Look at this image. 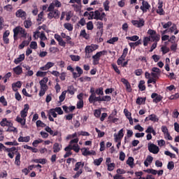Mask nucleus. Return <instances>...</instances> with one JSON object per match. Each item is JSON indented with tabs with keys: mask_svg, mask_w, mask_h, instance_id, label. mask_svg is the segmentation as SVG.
<instances>
[{
	"mask_svg": "<svg viewBox=\"0 0 179 179\" xmlns=\"http://www.w3.org/2000/svg\"><path fill=\"white\" fill-rule=\"evenodd\" d=\"M47 12H49L48 14V19L50 20H51V19H59L61 13L57 9H55L53 6H49Z\"/></svg>",
	"mask_w": 179,
	"mask_h": 179,
	"instance_id": "nucleus-1",
	"label": "nucleus"
},
{
	"mask_svg": "<svg viewBox=\"0 0 179 179\" xmlns=\"http://www.w3.org/2000/svg\"><path fill=\"white\" fill-rule=\"evenodd\" d=\"M14 33V40H17V34H21V37H23L24 38H26L27 36V32H26V29H22L21 27H16L13 29Z\"/></svg>",
	"mask_w": 179,
	"mask_h": 179,
	"instance_id": "nucleus-2",
	"label": "nucleus"
},
{
	"mask_svg": "<svg viewBox=\"0 0 179 179\" xmlns=\"http://www.w3.org/2000/svg\"><path fill=\"white\" fill-rule=\"evenodd\" d=\"M103 55H107V50H103L98 52L95 55L92 56L93 65H99V61H100V57Z\"/></svg>",
	"mask_w": 179,
	"mask_h": 179,
	"instance_id": "nucleus-3",
	"label": "nucleus"
},
{
	"mask_svg": "<svg viewBox=\"0 0 179 179\" xmlns=\"http://www.w3.org/2000/svg\"><path fill=\"white\" fill-rule=\"evenodd\" d=\"M148 150L150 153H153L154 155H157L159 149L157 145L153 143H148Z\"/></svg>",
	"mask_w": 179,
	"mask_h": 179,
	"instance_id": "nucleus-4",
	"label": "nucleus"
},
{
	"mask_svg": "<svg viewBox=\"0 0 179 179\" xmlns=\"http://www.w3.org/2000/svg\"><path fill=\"white\" fill-rule=\"evenodd\" d=\"M131 23L136 27H143L145 26V20L139 19L138 20H132Z\"/></svg>",
	"mask_w": 179,
	"mask_h": 179,
	"instance_id": "nucleus-5",
	"label": "nucleus"
},
{
	"mask_svg": "<svg viewBox=\"0 0 179 179\" xmlns=\"http://www.w3.org/2000/svg\"><path fill=\"white\" fill-rule=\"evenodd\" d=\"M152 73H151V76H152V78H157V79H159V76H160V69L157 67H154L152 69Z\"/></svg>",
	"mask_w": 179,
	"mask_h": 179,
	"instance_id": "nucleus-6",
	"label": "nucleus"
},
{
	"mask_svg": "<svg viewBox=\"0 0 179 179\" xmlns=\"http://www.w3.org/2000/svg\"><path fill=\"white\" fill-rule=\"evenodd\" d=\"M150 8V5L148 1H142V6L140 7V9L143 12V13H145V12H148V10Z\"/></svg>",
	"mask_w": 179,
	"mask_h": 179,
	"instance_id": "nucleus-7",
	"label": "nucleus"
},
{
	"mask_svg": "<svg viewBox=\"0 0 179 179\" xmlns=\"http://www.w3.org/2000/svg\"><path fill=\"white\" fill-rule=\"evenodd\" d=\"M123 132H124V130L122 129L119 131L118 134H114V138H115V142L121 141V139H122V138H124Z\"/></svg>",
	"mask_w": 179,
	"mask_h": 179,
	"instance_id": "nucleus-8",
	"label": "nucleus"
},
{
	"mask_svg": "<svg viewBox=\"0 0 179 179\" xmlns=\"http://www.w3.org/2000/svg\"><path fill=\"white\" fill-rule=\"evenodd\" d=\"M151 97L153 99L154 103H159L163 100V96L159 95L157 93H152Z\"/></svg>",
	"mask_w": 179,
	"mask_h": 179,
	"instance_id": "nucleus-9",
	"label": "nucleus"
},
{
	"mask_svg": "<svg viewBox=\"0 0 179 179\" xmlns=\"http://www.w3.org/2000/svg\"><path fill=\"white\" fill-rule=\"evenodd\" d=\"M15 16H17V17H21V19L24 20L26 19L27 14L23 10L20 9L16 11Z\"/></svg>",
	"mask_w": 179,
	"mask_h": 179,
	"instance_id": "nucleus-10",
	"label": "nucleus"
},
{
	"mask_svg": "<svg viewBox=\"0 0 179 179\" xmlns=\"http://www.w3.org/2000/svg\"><path fill=\"white\" fill-rule=\"evenodd\" d=\"M29 104L24 106V109L20 112L21 118H26L27 117V111H29Z\"/></svg>",
	"mask_w": 179,
	"mask_h": 179,
	"instance_id": "nucleus-11",
	"label": "nucleus"
},
{
	"mask_svg": "<svg viewBox=\"0 0 179 179\" xmlns=\"http://www.w3.org/2000/svg\"><path fill=\"white\" fill-rule=\"evenodd\" d=\"M48 90V85H41V90L39 92L40 97H43L45 94V92Z\"/></svg>",
	"mask_w": 179,
	"mask_h": 179,
	"instance_id": "nucleus-12",
	"label": "nucleus"
},
{
	"mask_svg": "<svg viewBox=\"0 0 179 179\" xmlns=\"http://www.w3.org/2000/svg\"><path fill=\"white\" fill-rule=\"evenodd\" d=\"M0 125L1 127H10V125H13V124L8 121L6 118H3L2 121L0 122Z\"/></svg>",
	"mask_w": 179,
	"mask_h": 179,
	"instance_id": "nucleus-13",
	"label": "nucleus"
},
{
	"mask_svg": "<svg viewBox=\"0 0 179 179\" xmlns=\"http://www.w3.org/2000/svg\"><path fill=\"white\" fill-rule=\"evenodd\" d=\"M85 167V162H79L75 164L74 171H79V169H83Z\"/></svg>",
	"mask_w": 179,
	"mask_h": 179,
	"instance_id": "nucleus-14",
	"label": "nucleus"
},
{
	"mask_svg": "<svg viewBox=\"0 0 179 179\" xmlns=\"http://www.w3.org/2000/svg\"><path fill=\"white\" fill-rule=\"evenodd\" d=\"M152 162H153V157L148 155L144 162V165L145 167H149V163L150 164Z\"/></svg>",
	"mask_w": 179,
	"mask_h": 179,
	"instance_id": "nucleus-15",
	"label": "nucleus"
},
{
	"mask_svg": "<svg viewBox=\"0 0 179 179\" xmlns=\"http://www.w3.org/2000/svg\"><path fill=\"white\" fill-rule=\"evenodd\" d=\"M148 37H150V40L152 42L157 43V41H159V40H160V35H158L156 34H155V35L149 36Z\"/></svg>",
	"mask_w": 179,
	"mask_h": 179,
	"instance_id": "nucleus-16",
	"label": "nucleus"
},
{
	"mask_svg": "<svg viewBox=\"0 0 179 179\" xmlns=\"http://www.w3.org/2000/svg\"><path fill=\"white\" fill-rule=\"evenodd\" d=\"M53 6V9H55V6L56 8H61V6H62V3H61L58 0H55L50 4V6Z\"/></svg>",
	"mask_w": 179,
	"mask_h": 179,
	"instance_id": "nucleus-17",
	"label": "nucleus"
},
{
	"mask_svg": "<svg viewBox=\"0 0 179 179\" xmlns=\"http://www.w3.org/2000/svg\"><path fill=\"white\" fill-rule=\"evenodd\" d=\"M82 150H84L83 151V156H90V155H96V152L95 151H88L87 150V148H83Z\"/></svg>",
	"mask_w": 179,
	"mask_h": 179,
	"instance_id": "nucleus-18",
	"label": "nucleus"
},
{
	"mask_svg": "<svg viewBox=\"0 0 179 179\" xmlns=\"http://www.w3.org/2000/svg\"><path fill=\"white\" fill-rule=\"evenodd\" d=\"M22 61H24V54L20 55L18 58L15 59L14 63L17 65V64H20Z\"/></svg>",
	"mask_w": 179,
	"mask_h": 179,
	"instance_id": "nucleus-19",
	"label": "nucleus"
},
{
	"mask_svg": "<svg viewBox=\"0 0 179 179\" xmlns=\"http://www.w3.org/2000/svg\"><path fill=\"white\" fill-rule=\"evenodd\" d=\"M17 122H19L22 127H24L26 125V118L20 117L19 116H17L16 117Z\"/></svg>",
	"mask_w": 179,
	"mask_h": 179,
	"instance_id": "nucleus-20",
	"label": "nucleus"
},
{
	"mask_svg": "<svg viewBox=\"0 0 179 179\" xmlns=\"http://www.w3.org/2000/svg\"><path fill=\"white\" fill-rule=\"evenodd\" d=\"M94 19H95L96 20H103V16H101V13L100 11L99 10H96L94 13Z\"/></svg>",
	"mask_w": 179,
	"mask_h": 179,
	"instance_id": "nucleus-21",
	"label": "nucleus"
},
{
	"mask_svg": "<svg viewBox=\"0 0 179 179\" xmlns=\"http://www.w3.org/2000/svg\"><path fill=\"white\" fill-rule=\"evenodd\" d=\"M49 115L52 116L53 118H57V112L55 108H51L48 110V114Z\"/></svg>",
	"mask_w": 179,
	"mask_h": 179,
	"instance_id": "nucleus-22",
	"label": "nucleus"
},
{
	"mask_svg": "<svg viewBox=\"0 0 179 179\" xmlns=\"http://www.w3.org/2000/svg\"><path fill=\"white\" fill-rule=\"evenodd\" d=\"M80 36L81 37H83L84 38H85L86 40H89L90 38V36L87 33H86V30L85 29H83L81 30L80 33Z\"/></svg>",
	"mask_w": 179,
	"mask_h": 179,
	"instance_id": "nucleus-23",
	"label": "nucleus"
},
{
	"mask_svg": "<svg viewBox=\"0 0 179 179\" xmlns=\"http://www.w3.org/2000/svg\"><path fill=\"white\" fill-rule=\"evenodd\" d=\"M97 29H99L101 32H97L96 34L97 36H101L103 34V22H97Z\"/></svg>",
	"mask_w": 179,
	"mask_h": 179,
	"instance_id": "nucleus-24",
	"label": "nucleus"
},
{
	"mask_svg": "<svg viewBox=\"0 0 179 179\" xmlns=\"http://www.w3.org/2000/svg\"><path fill=\"white\" fill-rule=\"evenodd\" d=\"M30 141V136H20L18 138V142H29Z\"/></svg>",
	"mask_w": 179,
	"mask_h": 179,
	"instance_id": "nucleus-25",
	"label": "nucleus"
},
{
	"mask_svg": "<svg viewBox=\"0 0 179 179\" xmlns=\"http://www.w3.org/2000/svg\"><path fill=\"white\" fill-rule=\"evenodd\" d=\"M12 87H13V90H14V92H17V89H16V87H22V83H20V81H17L15 83H13Z\"/></svg>",
	"mask_w": 179,
	"mask_h": 179,
	"instance_id": "nucleus-26",
	"label": "nucleus"
},
{
	"mask_svg": "<svg viewBox=\"0 0 179 179\" xmlns=\"http://www.w3.org/2000/svg\"><path fill=\"white\" fill-rule=\"evenodd\" d=\"M13 71L15 72V73L16 75H20V73H22V72H23L22 69V66H17L15 68H14L13 69Z\"/></svg>",
	"mask_w": 179,
	"mask_h": 179,
	"instance_id": "nucleus-27",
	"label": "nucleus"
},
{
	"mask_svg": "<svg viewBox=\"0 0 179 179\" xmlns=\"http://www.w3.org/2000/svg\"><path fill=\"white\" fill-rule=\"evenodd\" d=\"M169 31H171V33H174V34H178V30H177V25L173 24L172 27H170Z\"/></svg>",
	"mask_w": 179,
	"mask_h": 179,
	"instance_id": "nucleus-28",
	"label": "nucleus"
},
{
	"mask_svg": "<svg viewBox=\"0 0 179 179\" xmlns=\"http://www.w3.org/2000/svg\"><path fill=\"white\" fill-rule=\"evenodd\" d=\"M150 117V121H152V122H159V117H157V115L155 114H151L149 115Z\"/></svg>",
	"mask_w": 179,
	"mask_h": 179,
	"instance_id": "nucleus-29",
	"label": "nucleus"
},
{
	"mask_svg": "<svg viewBox=\"0 0 179 179\" xmlns=\"http://www.w3.org/2000/svg\"><path fill=\"white\" fill-rule=\"evenodd\" d=\"M59 150H61V147H59V143H55L53 145V152H54V153H58V152H59Z\"/></svg>",
	"mask_w": 179,
	"mask_h": 179,
	"instance_id": "nucleus-30",
	"label": "nucleus"
},
{
	"mask_svg": "<svg viewBox=\"0 0 179 179\" xmlns=\"http://www.w3.org/2000/svg\"><path fill=\"white\" fill-rule=\"evenodd\" d=\"M138 89L143 92V90H146V87L145 86V80H141L138 84Z\"/></svg>",
	"mask_w": 179,
	"mask_h": 179,
	"instance_id": "nucleus-31",
	"label": "nucleus"
},
{
	"mask_svg": "<svg viewBox=\"0 0 179 179\" xmlns=\"http://www.w3.org/2000/svg\"><path fill=\"white\" fill-rule=\"evenodd\" d=\"M96 94H91L89 97V102L94 104V103H96Z\"/></svg>",
	"mask_w": 179,
	"mask_h": 179,
	"instance_id": "nucleus-32",
	"label": "nucleus"
},
{
	"mask_svg": "<svg viewBox=\"0 0 179 179\" xmlns=\"http://www.w3.org/2000/svg\"><path fill=\"white\" fill-rule=\"evenodd\" d=\"M140 44H142L141 39L134 43H129V45H130L131 48H135V47H138V45H140Z\"/></svg>",
	"mask_w": 179,
	"mask_h": 179,
	"instance_id": "nucleus-33",
	"label": "nucleus"
},
{
	"mask_svg": "<svg viewBox=\"0 0 179 179\" xmlns=\"http://www.w3.org/2000/svg\"><path fill=\"white\" fill-rule=\"evenodd\" d=\"M64 29H66V30H69V31H72V30H73V26H72L71 23H64Z\"/></svg>",
	"mask_w": 179,
	"mask_h": 179,
	"instance_id": "nucleus-34",
	"label": "nucleus"
},
{
	"mask_svg": "<svg viewBox=\"0 0 179 179\" xmlns=\"http://www.w3.org/2000/svg\"><path fill=\"white\" fill-rule=\"evenodd\" d=\"M36 127H37V128H45V127H47V124H45L41 120H37L36 121Z\"/></svg>",
	"mask_w": 179,
	"mask_h": 179,
	"instance_id": "nucleus-35",
	"label": "nucleus"
},
{
	"mask_svg": "<svg viewBox=\"0 0 179 179\" xmlns=\"http://www.w3.org/2000/svg\"><path fill=\"white\" fill-rule=\"evenodd\" d=\"M15 164H16L17 166H20V153L19 152H17Z\"/></svg>",
	"mask_w": 179,
	"mask_h": 179,
	"instance_id": "nucleus-36",
	"label": "nucleus"
},
{
	"mask_svg": "<svg viewBox=\"0 0 179 179\" xmlns=\"http://www.w3.org/2000/svg\"><path fill=\"white\" fill-rule=\"evenodd\" d=\"M143 45L144 47H148V45L149 44V42L150 41V37L149 36H145L143 38Z\"/></svg>",
	"mask_w": 179,
	"mask_h": 179,
	"instance_id": "nucleus-37",
	"label": "nucleus"
},
{
	"mask_svg": "<svg viewBox=\"0 0 179 179\" xmlns=\"http://www.w3.org/2000/svg\"><path fill=\"white\" fill-rule=\"evenodd\" d=\"M43 17H44V11L41 12L38 15L37 22H38V24H41V20H43Z\"/></svg>",
	"mask_w": 179,
	"mask_h": 179,
	"instance_id": "nucleus-38",
	"label": "nucleus"
},
{
	"mask_svg": "<svg viewBox=\"0 0 179 179\" xmlns=\"http://www.w3.org/2000/svg\"><path fill=\"white\" fill-rule=\"evenodd\" d=\"M8 127L6 132H17V129L13 127V125L8 126Z\"/></svg>",
	"mask_w": 179,
	"mask_h": 179,
	"instance_id": "nucleus-39",
	"label": "nucleus"
},
{
	"mask_svg": "<svg viewBox=\"0 0 179 179\" xmlns=\"http://www.w3.org/2000/svg\"><path fill=\"white\" fill-rule=\"evenodd\" d=\"M66 90L63 91L62 92V94L59 96V101L60 103H62V101H64V100H65V96H66Z\"/></svg>",
	"mask_w": 179,
	"mask_h": 179,
	"instance_id": "nucleus-40",
	"label": "nucleus"
},
{
	"mask_svg": "<svg viewBox=\"0 0 179 179\" xmlns=\"http://www.w3.org/2000/svg\"><path fill=\"white\" fill-rule=\"evenodd\" d=\"M29 41H22V43L19 45V48H20V50H23V48H24V47L29 45Z\"/></svg>",
	"mask_w": 179,
	"mask_h": 179,
	"instance_id": "nucleus-41",
	"label": "nucleus"
},
{
	"mask_svg": "<svg viewBox=\"0 0 179 179\" xmlns=\"http://www.w3.org/2000/svg\"><path fill=\"white\" fill-rule=\"evenodd\" d=\"M31 21L30 20H25L24 22V25L26 29H29L31 27Z\"/></svg>",
	"mask_w": 179,
	"mask_h": 179,
	"instance_id": "nucleus-42",
	"label": "nucleus"
},
{
	"mask_svg": "<svg viewBox=\"0 0 179 179\" xmlns=\"http://www.w3.org/2000/svg\"><path fill=\"white\" fill-rule=\"evenodd\" d=\"M85 51L86 55L89 56V54H90V52H93L94 50L90 45H88V46H86Z\"/></svg>",
	"mask_w": 179,
	"mask_h": 179,
	"instance_id": "nucleus-43",
	"label": "nucleus"
},
{
	"mask_svg": "<svg viewBox=\"0 0 179 179\" xmlns=\"http://www.w3.org/2000/svg\"><path fill=\"white\" fill-rule=\"evenodd\" d=\"M145 101H146V98L138 97L136 99V104H138V106H141V104H142V103H145Z\"/></svg>",
	"mask_w": 179,
	"mask_h": 179,
	"instance_id": "nucleus-44",
	"label": "nucleus"
},
{
	"mask_svg": "<svg viewBox=\"0 0 179 179\" xmlns=\"http://www.w3.org/2000/svg\"><path fill=\"white\" fill-rule=\"evenodd\" d=\"M127 39L130 40V41H138V40H139V36L136 35L133 36H127Z\"/></svg>",
	"mask_w": 179,
	"mask_h": 179,
	"instance_id": "nucleus-45",
	"label": "nucleus"
},
{
	"mask_svg": "<svg viewBox=\"0 0 179 179\" xmlns=\"http://www.w3.org/2000/svg\"><path fill=\"white\" fill-rule=\"evenodd\" d=\"M95 94H98V96H103L104 94V92H103V88L99 87L95 90Z\"/></svg>",
	"mask_w": 179,
	"mask_h": 179,
	"instance_id": "nucleus-46",
	"label": "nucleus"
},
{
	"mask_svg": "<svg viewBox=\"0 0 179 179\" xmlns=\"http://www.w3.org/2000/svg\"><path fill=\"white\" fill-rule=\"evenodd\" d=\"M48 82V78H44L39 82L40 86H47V83Z\"/></svg>",
	"mask_w": 179,
	"mask_h": 179,
	"instance_id": "nucleus-47",
	"label": "nucleus"
},
{
	"mask_svg": "<svg viewBox=\"0 0 179 179\" xmlns=\"http://www.w3.org/2000/svg\"><path fill=\"white\" fill-rule=\"evenodd\" d=\"M66 92H69L70 94L73 95V94H75V87H73V85H71L68 87L67 89V91Z\"/></svg>",
	"mask_w": 179,
	"mask_h": 179,
	"instance_id": "nucleus-48",
	"label": "nucleus"
},
{
	"mask_svg": "<svg viewBox=\"0 0 179 179\" xmlns=\"http://www.w3.org/2000/svg\"><path fill=\"white\" fill-rule=\"evenodd\" d=\"M5 145H10V146H17L19 143L16 141H14L6 142Z\"/></svg>",
	"mask_w": 179,
	"mask_h": 179,
	"instance_id": "nucleus-49",
	"label": "nucleus"
},
{
	"mask_svg": "<svg viewBox=\"0 0 179 179\" xmlns=\"http://www.w3.org/2000/svg\"><path fill=\"white\" fill-rule=\"evenodd\" d=\"M102 162H103V157H101L99 159H94V164L95 166H100Z\"/></svg>",
	"mask_w": 179,
	"mask_h": 179,
	"instance_id": "nucleus-50",
	"label": "nucleus"
},
{
	"mask_svg": "<svg viewBox=\"0 0 179 179\" xmlns=\"http://www.w3.org/2000/svg\"><path fill=\"white\" fill-rule=\"evenodd\" d=\"M127 164L130 166V167L134 166V157H129L127 161Z\"/></svg>",
	"mask_w": 179,
	"mask_h": 179,
	"instance_id": "nucleus-51",
	"label": "nucleus"
},
{
	"mask_svg": "<svg viewBox=\"0 0 179 179\" xmlns=\"http://www.w3.org/2000/svg\"><path fill=\"white\" fill-rule=\"evenodd\" d=\"M34 163H40V164H45V159H34Z\"/></svg>",
	"mask_w": 179,
	"mask_h": 179,
	"instance_id": "nucleus-52",
	"label": "nucleus"
},
{
	"mask_svg": "<svg viewBox=\"0 0 179 179\" xmlns=\"http://www.w3.org/2000/svg\"><path fill=\"white\" fill-rule=\"evenodd\" d=\"M161 50L162 51V53L164 55V54H167V52H169L170 51V48H168L167 46L164 45V46H162L161 48Z\"/></svg>",
	"mask_w": 179,
	"mask_h": 179,
	"instance_id": "nucleus-53",
	"label": "nucleus"
},
{
	"mask_svg": "<svg viewBox=\"0 0 179 179\" xmlns=\"http://www.w3.org/2000/svg\"><path fill=\"white\" fill-rule=\"evenodd\" d=\"M107 166H108V171H113V170H114V169H115V164H114V163H110V164H108Z\"/></svg>",
	"mask_w": 179,
	"mask_h": 179,
	"instance_id": "nucleus-54",
	"label": "nucleus"
},
{
	"mask_svg": "<svg viewBox=\"0 0 179 179\" xmlns=\"http://www.w3.org/2000/svg\"><path fill=\"white\" fill-rule=\"evenodd\" d=\"M110 5V1H108V0H106L104 3H103V8L105 9V10H109L110 9V6H108Z\"/></svg>",
	"mask_w": 179,
	"mask_h": 179,
	"instance_id": "nucleus-55",
	"label": "nucleus"
},
{
	"mask_svg": "<svg viewBox=\"0 0 179 179\" xmlns=\"http://www.w3.org/2000/svg\"><path fill=\"white\" fill-rule=\"evenodd\" d=\"M43 140L38 138V140H35L34 141V142L32 143L33 146H34L35 148H37V145H38V143H42Z\"/></svg>",
	"mask_w": 179,
	"mask_h": 179,
	"instance_id": "nucleus-56",
	"label": "nucleus"
},
{
	"mask_svg": "<svg viewBox=\"0 0 179 179\" xmlns=\"http://www.w3.org/2000/svg\"><path fill=\"white\" fill-rule=\"evenodd\" d=\"M73 150L76 152V153H79V150H80V148H79V145L74 144L72 147Z\"/></svg>",
	"mask_w": 179,
	"mask_h": 179,
	"instance_id": "nucleus-57",
	"label": "nucleus"
},
{
	"mask_svg": "<svg viewBox=\"0 0 179 179\" xmlns=\"http://www.w3.org/2000/svg\"><path fill=\"white\" fill-rule=\"evenodd\" d=\"M117 41H118V37H113L108 40L107 43H108L109 44H114Z\"/></svg>",
	"mask_w": 179,
	"mask_h": 179,
	"instance_id": "nucleus-58",
	"label": "nucleus"
},
{
	"mask_svg": "<svg viewBox=\"0 0 179 179\" xmlns=\"http://www.w3.org/2000/svg\"><path fill=\"white\" fill-rule=\"evenodd\" d=\"M70 58L71 59L72 61H79L80 59V57L78 55H71Z\"/></svg>",
	"mask_w": 179,
	"mask_h": 179,
	"instance_id": "nucleus-59",
	"label": "nucleus"
},
{
	"mask_svg": "<svg viewBox=\"0 0 179 179\" xmlns=\"http://www.w3.org/2000/svg\"><path fill=\"white\" fill-rule=\"evenodd\" d=\"M161 24L163 26L164 29H169L173 24L171 22H168L167 23L164 24V22H162Z\"/></svg>",
	"mask_w": 179,
	"mask_h": 179,
	"instance_id": "nucleus-60",
	"label": "nucleus"
},
{
	"mask_svg": "<svg viewBox=\"0 0 179 179\" xmlns=\"http://www.w3.org/2000/svg\"><path fill=\"white\" fill-rule=\"evenodd\" d=\"M30 48H32V50H37V42L32 41L29 45Z\"/></svg>",
	"mask_w": 179,
	"mask_h": 179,
	"instance_id": "nucleus-61",
	"label": "nucleus"
},
{
	"mask_svg": "<svg viewBox=\"0 0 179 179\" xmlns=\"http://www.w3.org/2000/svg\"><path fill=\"white\" fill-rule=\"evenodd\" d=\"M82 173H83V171H82V169L77 171L76 173L73 176V178H79Z\"/></svg>",
	"mask_w": 179,
	"mask_h": 179,
	"instance_id": "nucleus-62",
	"label": "nucleus"
},
{
	"mask_svg": "<svg viewBox=\"0 0 179 179\" xmlns=\"http://www.w3.org/2000/svg\"><path fill=\"white\" fill-rule=\"evenodd\" d=\"M87 30H93V22L90 21L87 23Z\"/></svg>",
	"mask_w": 179,
	"mask_h": 179,
	"instance_id": "nucleus-63",
	"label": "nucleus"
},
{
	"mask_svg": "<svg viewBox=\"0 0 179 179\" xmlns=\"http://www.w3.org/2000/svg\"><path fill=\"white\" fill-rule=\"evenodd\" d=\"M167 169L169 170H173V169H174V162H169L167 165Z\"/></svg>",
	"mask_w": 179,
	"mask_h": 179,
	"instance_id": "nucleus-64",
	"label": "nucleus"
}]
</instances>
